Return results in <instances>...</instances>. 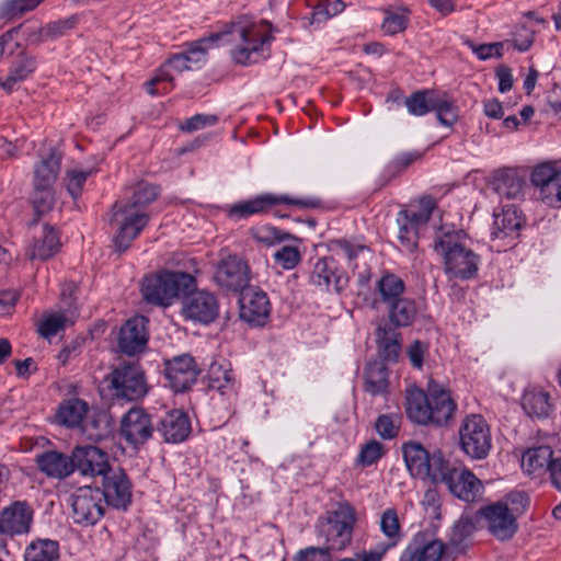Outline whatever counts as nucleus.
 Segmentation results:
<instances>
[{
	"mask_svg": "<svg viewBox=\"0 0 561 561\" xmlns=\"http://www.w3.org/2000/svg\"><path fill=\"white\" fill-rule=\"evenodd\" d=\"M273 41L272 25L264 20L240 15L225 23L219 32L213 33L191 44L185 54H176L158 69V80H165L174 87L178 75L191 69L194 55H205L210 45L227 46L231 59L247 66L255 62L263 55L265 47Z\"/></svg>",
	"mask_w": 561,
	"mask_h": 561,
	"instance_id": "obj_1",
	"label": "nucleus"
},
{
	"mask_svg": "<svg viewBox=\"0 0 561 561\" xmlns=\"http://www.w3.org/2000/svg\"><path fill=\"white\" fill-rule=\"evenodd\" d=\"M405 411L414 423L440 426L453 419L456 403L448 389L430 380L426 393L416 387L407 389Z\"/></svg>",
	"mask_w": 561,
	"mask_h": 561,
	"instance_id": "obj_2",
	"label": "nucleus"
},
{
	"mask_svg": "<svg viewBox=\"0 0 561 561\" xmlns=\"http://www.w3.org/2000/svg\"><path fill=\"white\" fill-rule=\"evenodd\" d=\"M465 233L443 230L435 237L434 250L443 257L444 271L450 278L468 279L478 272L479 256L463 243Z\"/></svg>",
	"mask_w": 561,
	"mask_h": 561,
	"instance_id": "obj_3",
	"label": "nucleus"
},
{
	"mask_svg": "<svg viewBox=\"0 0 561 561\" xmlns=\"http://www.w3.org/2000/svg\"><path fill=\"white\" fill-rule=\"evenodd\" d=\"M529 504L525 492H512L503 500L480 510L489 533L497 540L504 541L513 538L518 529L517 519Z\"/></svg>",
	"mask_w": 561,
	"mask_h": 561,
	"instance_id": "obj_4",
	"label": "nucleus"
},
{
	"mask_svg": "<svg viewBox=\"0 0 561 561\" xmlns=\"http://www.w3.org/2000/svg\"><path fill=\"white\" fill-rule=\"evenodd\" d=\"M355 524V508L346 501L337 503L334 510L328 511L318 520V536L323 541V548L329 552H339L348 547Z\"/></svg>",
	"mask_w": 561,
	"mask_h": 561,
	"instance_id": "obj_5",
	"label": "nucleus"
},
{
	"mask_svg": "<svg viewBox=\"0 0 561 561\" xmlns=\"http://www.w3.org/2000/svg\"><path fill=\"white\" fill-rule=\"evenodd\" d=\"M194 286L195 279L188 273L161 271L142 279L141 294L147 302L168 307Z\"/></svg>",
	"mask_w": 561,
	"mask_h": 561,
	"instance_id": "obj_6",
	"label": "nucleus"
},
{
	"mask_svg": "<svg viewBox=\"0 0 561 561\" xmlns=\"http://www.w3.org/2000/svg\"><path fill=\"white\" fill-rule=\"evenodd\" d=\"M405 467L410 474L422 481L438 484L443 479L447 459L440 450L430 453L421 443L407 442L401 447Z\"/></svg>",
	"mask_w": 561,
	"mask_h": 561,
	"instance_id": "obj_7",
	"label": "nucleus"
},
{
	"mask_svg": "<svg viewBox=\"0 0 561 561\" xmlns=\"http://www.w3.org/2000/svg\"><path fill=\"white\" fill-rule=\"evenodd\" d=\"M148 221L149 216L146 210L138 209L135 205L116 203L110 219V225L115 231L113 240L116 250L119 252L127 250Z\"/></svg>",
	"mask_w": 561,
	"mask_h": 561,
	"instance_id": "obj_8",
	"label": "nucleus"
},
{
	"mask_svg": "<svg viewBox=\"0 0 561 561\" xmlns=\"http://www.w3.org/2000/svg\"><path fill=\"white\" fill-rule=\"evenodd\" d=\"M280 204L299 208H316L320 205V202L314 198H291L287 195L267 193L233 204L228 209V216L232 219H244L253 215L265 214Z\"/></svg>",
	"mask_w": 561,
	"mask_h": 561,
	"instance_id": "obj_9",
	"label": "nucleus"
},
{
	"mask_svg": "<svg viewBox=\"0 0 561 561\" xmlns=\"http://www.w3.org/2000/svg\"><path fill=\"white\" fill-rule=\"evenodd\" d=\"M460 446L473 459H483L491 449V434L485 420L478 414L463 419L460 428Z\"/></svg>",
	"mask_w": 561,
	"mask_h": 561,
	"instance_id": "obj_10",
	"label": "nucleus"
},
{
	"mask_svg": "<svg viewBox=\"0 0 561 561\" xmlns=\"http://www.w3.org/2000/svg\"><path fill=\"white\" fill-rule=\"evenodd\" d=\"M110 380L117 398L133 401L144 398L148 392L145 373L137 364L118 366L111 373Z\"/></svg>",
	"mask_w": 561,
	"mask_h": 561,
	"instance_id": "obj_11",
	"label": "nucleus"
},
{
	"mask_svg": "<svg viewBox=\"0 0 561 561\" xmlns=\"http://www.w3.org/2000/svg\"><path fill=\"white\" fill-rule=\"evenodd\" d=\"M530 180L543 204L552 208L561 207V168L553 162L538 164Z\"/></svg>",
	"mask_w": 561,
	"mask_h": 561,
	"instance_id": "obj_12",
	"label": "nucleus"
},
{
	"mask_svg": "<svg viewBox=\"0 0 561 561\" xmlns=\"http://www.w3.org/2000/svg\"><path fill=\"white\" fill-rule=\"evenodd\" d=\"M438 483H445L448 490L458 499L473 502L481 493V481L468 469L453 466L449 460Z\"/></svg>",
	"mask_w": 561,
	"mask_h": 561,
	"instance_id": "obj_13",
	"label": "nucleus"
},
{
	"mask_svg": "<svg viewBox=\"0 0 561 561\" xmlns=\"http://www.w3.org/2000/svg\"><path fill=\"white\" fill-rule=\"evenodd\" d=\"M405 284L398 275L392 273L382 274L374 285L373 290L359 293L365 307L379 310L381 305H390L403 296Z\"/></svg>",
	"mask_w": 561,
	"mask_h": 561,
	"instance_id": "obj_14",
	"label": "nucleus"
},
{
	"mask_svg": "<svg viewBox=\"0 0 561 561\" xmlns=\"http://www.w3.org/2000/svg\"><path fill=\"white\" fill-rule=\"evenodd\" d=\"M71 506L75 523L93 525L104 513L102 491L90 486L80 488L71 496Z\"/></svg>",
	"mask_w": 561,
	"mask_h": 561,
	"instance_id": "obj_15",
	"label": "nucleus"
},
{
	"mask_svg": "<svg viewBox=\"0 0 561 561\" xmlns=\"http://www.w3.org/2000/svg\"><path fill=\"white\" fill-rule=\"evenodd\" d=\"M250 279L251 272L248 263L237 255H229L221 260L215 272L217 284L233 291L248 289Z\"/></svg>",
	"mask_w": 561,
	"mask_h": 561,
	"instance_id": "obj_16",
	"label": "nucleus"
},
{
	"mask_svg": "<svg viewBox=\"0 0 561 561\" xmlns=\"http://www.w3.org/2000/svg\"><path fill=\"white\" fill-rule=\"evenodd\" d=\"M165 378L175 392L188 390L197 380L199 369L191 355L183 354L164 360Z\"/></svg>",
	"mask_w": 561,
	"mask_h": 561,
	"instance_id": "obj_17",
	"label": "nucleus"
},
{
	"mask_svg": "<svg viewBox=\"0 0 561 561\" xmlns=\"http://www.w3.org/2000/svg\"><path fill=\"white\" fill-rule=\"evenodd\" d=\"M523 224V215L515 207H504L494 214L491 238L500 242L499 248H511L515 245Z\"/></svg>",
	"mask_w": 561,
	"mask_h": 561,
	"instance_id": "obj_18",
	"label": "nucleus"
},
{
	"mask_svg": "<svg viewBox=\"0 0 561 561\" xmlns=\"http://www.w3.org/2000/svg\"><path fill=\"white\" fill-rule=\"evenodd\" d=\"M218 301L216 297L204 290L187 295L182 301V312L188 320L210 323L218 316Z\"/></svg>",
	"mask_w": 561,
	"mask_h": 561,
	"instance_id": "obj_19",
	"label": "nucleus"
},
{
	"mask_svg": "<svg viewBox=\"0 0 561 561\" xmlns=\"http://www.w3.org/2000/svg\"><path fill=\"white\" fill-rule=\"evenodd\" d=\"M73 470L77 469L83 476H105L111 471L108 456L95 446H78L72 450Z\"/></svg>",
	"mask_w": 561,
	"mask_h": 561,
	"instance_id": "obj_20",
	"label": "nucleus"
},
{
	"mask_svg": "<svg viewBox=\"0 0 561 561\" xmlns=\"http://www.w3.org/2000/svg\"><path fill=\"white\" fill-rule=\"evenodd\" d=\"M153 433L150 416L141 408L130 409L121 421V435L131 445L146 443Z\"/></svg>",
	"mask_w": 561,
	"mask_h": 561,
	"instance_id": "obj_21",
	"label": "nucleus"
},
{
	"mask_svg": "<svg viewBox=\"0 0 561 561\" xmlns=\"http://www.w3.org/2000/svg\"><path fill=\"white\" fill-rule=\"evenodd\" d=\"M271 311L270 300L265 293L254 288H248L241 293L240 317L243 321L263 325Z\"/></svg>",
	"mask_w": 561,
	"mask_h": 561,
	"instance_id": "obj_22",
	"label": "nucleus"
},
{
	"mask_svg": "<svg viewBox=\"0 0 561 561\" xmlns=\"http://www.w3.org/2000/svg\"><path fill=\"white\" fill-rule=\"evenodd\" d=\"M148 342L147 319L136 316L125 322L118 337L121 351L129 356L142 352Z\"/></svg>",
	"mask_w": 561,
	"mask_h": 561,
	"instance_id": "obj_23",
	"label": "nucleus"
},
{
	"mask_svg": "<svg viewBox=\"0 0 561 561\" xmlns=\"http://www.w3.org/2000/svg\"><path fill=\"white\" fill-rule=\"evenodd\" d=\"M445 545L439 539H426L424 533H417L403 550L400 561H440Z\"/></svg>",
	"mask_w": 561,
	"mask_h": 561,
	"instance_id": "obj_24",
	"label": "nucleus"
},
{
	"mask_svg": "<svg viewBox=\"0 0 561 561\" xmlns=\"http://www.w3.org/2000/svg\"><path fill=\"white\" fill-rule=\"evenodd\" d=\"M102 478L103 500L116 508H125L131 501L130 483L125 472L111 469Z\"/></svg>",
	"mask_w": 561,
	"mask_h": 561,
	"instance_id": "obj_25",
	"label": "nucleus"
},
{
	"mask_svg": "<svg viewBox=\"0 0 561 561\" xmlns=\"http://www.w3.org/2000/svg\"><path fill=\"white\" fill-rule=\"evenodd\" d=\"M33 511L25 502H15L5 507L0 515V533L21 535L30 530Z\"/></svg>",
	"mask_w": 561,
	"mask_h": 561,
	"instance_id": "obj_26",
	"label": "nucleus"
},
{
	"mask_svg": "<svg viewBox=\"0 0 561 561\" xmlns=\"http://www.w3.org/2000/svg\"><path fill=\"white\" fill-rule=\"evenodd\" d=\"M61 248L59 233L53 227L44 225L34 236L26 255L31 261H46L56 255Z\"/></svg>",
	"mask_w": 561,
	"mask_h": 561,
	"instance_id": "obj_27",
	"label": "nucleus"
},
{
	"mask_svg": "<svg viewBox=\"0 0 561 561\" xmlns=\"http://www.w3.org/2000/svg\"><path fill=\"white\" fill-rule=\"evenodd\" d=\"M556 454L557 451L547 445L526 449L520 458L523 472L533 478L545 476Z\"/></svg>",
	"mask_w": 561,
	"mask_h": 561,
	"instance_id": "obj_28",
	"label": "nucleus"
},
{
	"mask_svg": "<svg viewBox=\"0 0 561 561\" xmlns=\"http://www.w3.org/2000/svg\"><path fill=\"white\" fill-rule=\"evenodd\" d=\"M159 431L168 443H181L185 440L191 433V422L188 416L180 411H170L162 420Z\"/></svg>",
	"mask_w": 561,
	"mask_h": 561,
	"instance_id": "obj_29",
	"label": "nucleus"
},
{
	"mask_svg": "<svg viewBox=\"0 0 561 561\" xmlns=\"http://www.w3.org/2000/svg\"><path fill=\"white\" fill-rule=\"evenodd\" d=\"M38 469L48 477L62 479L73 471L72 456L50 450L36 457Z\"/></svg>",
	"mask_w": 561,
	"mask_h": 561,
	"instance_id": "obj_30",
	"label": "nucleus"
},
{
	"mask_svg": "<svg viewBox=\"0 0 561 561\" xmlns=\"http://www.w3.org/2000/svg\"><path fill=\"white\" fill-rule=\"evenodd\" d=\"M490 184L499 196L515 199L523 193L524 181L516 171L503 169L493 174Z\"/></svg>",
	"mask_w": 561,
	"mask_h": 561,
	"instance_id": "obj_31",
	"label": "nucleus"
},
{
	"mask_svg": "<svg viewBox=\"0 0 561 561\" xmlns=\"http://www.w3.org/2000/svg\"><path fill=\"white\" fill-rule=\"evenodd\" d=\"M60 154L51 149L48 154L35 165L34 187L51 188L60 171Z\"/></svg>",
	"mask_w": 561,
	"mask_h": 561,
	"instance_id": "obj_32",
	"label": "nucleus"
},
{
	"mask_svg": "<svg viewBox=\"0 0 561 561\" xmlns=\"http://www.w3.org/2000/svg\"><path fill=\"white\" fill-rule=\"evenodd\" d=\"M336 262L331 257L319 259L311 271L310 282L321 291H329L334 285L339 291L340 277L337 276Z\"/></svg>",
	"mask_w": 561,
	"mask_h": 561,
	"instance_id": "obj_33",
	"label": "nucleus"
},
{
	"mask_svg": "<svg viewBox=\"0 0 561 561\" xmlns=\"http://www.w3.org/2000/svg\"><path fill=\"white\" fill-rule=\"evenodd\" d=\"M89 412L88 403L78 398L64 400L57 408L56 420L59 424L67 427L79 426Z\"/></svg>",
	"mask_w": 561,
	"mask_h": 561,
	"instance_id": "obj_34",
	"label": "nucleus"
},
{
	"mask_svg": "<svg viewBox=\"0 0 561 561\" xmlns=\"http://www.w3.org/2000/svg\"><path fill=\"white\" fill-rule=\"evenodd\" d=\"M522 407L529 416L546 417L552 407L550 394L540 388H529L523 394Z\"/></svg>",
	"mask_w": 561,
	"mask_h": 561,
	"instance_id": "obj_35",
	"label": "nucleus"
},
{
	"mask_svg": "<svg viewBox=\"0 0 561 561\" xmlns=\"http://www.w3.org/2000/svg\"><path fill=\"white\" fill-rule=\"evenodd\" d=\"M389 321L394 327H408L417 317V307L413 299L401 296L387 306Z\"/></svg>",
	"mask_w": 561,
	"mask_h": 561,
	"instance_id": "obj_36",
	"label": "nucleus"
},
{
	"mask_svg": "<svg viewBox=\"0 0 561 561\" xmlns=\"http://www.w3.org/2000/svg\"><path fill=\"white\" fill-rule=\"evenodd\" d=\"M36 69V60L32 56L21 54L19 58L12 64L9 75L1 83V88L10 92L14 85L25 80Z\"/></svg>",
	"mask_w": 561,
	"mask_h": 561,
	"instance_id": "obj_37",
	"label": "nucleus"
},
{
	"mask_svg": "<svg viewBox=\"0 0 561 561\" xmlns=\"http://www.w3.org/2000/svg\"><path fill=\"white\" fill-rule=\"evenodd\" d=\"M207 386L220 394H231L234 392V379L231 370L221 365L213 364L209 367L207 376Z\"/></svg>",
	"mask_w": 561,
	"mask_h": 561,
	"instance_id": "obj_38",
	"label": "nucleus"
},
{
	"mask_svg": "<svg viewBox=\"0 0 561 561\" xmlns=\"http://www.w3.org/2000/svg\"><path fill=\"white\" fill-rule=\"evenodd\" d=\"M59 558V546L49 539L32 542L24 556V561H57Z\"/></svg>",
	"mask_w": 561,
	"mask_h": 561,
	"instance_id": "obj_39",
	"label": "nucleus"
},
{
	"mask_svg": "<svg viewBox=\"0 0 561 561\" xmlns=\"http://www.w3.org/2000/svg\"><path fill=\"white\" fill-rule=\"evenodd\" d=\"M435 96V90L416 91L405 99L404 104L411 115L423 116L433 112Z\"/></svg>",
	"mask_w": 561,
	"mask_h": 561,
	"instance_id": "obj_40",
	"label": "nucleus"
},
{
	"mask_svg": "<svg viewBox=\"0 0 561 561\" xmlns=\"http://www.w3.org/2000/svg\"><path fill=\"white\" fill-rule=\"evenodd\" d=\"M70 323L65 312H49L37 322V333L47 340L64 331Z\"/></svg>",
	"mask_w": 561,
	"mask_h": 561,
	"instance_id": "obj_41",
	"label": "nucleus"
},
{
	"mask_svg": "<svg viewBox=\"0 0 561 561\" xmlns=\"http://www.w3.org/2000/svg\"><path fill=\"white\" fill-rule=\"evenodd\" d=\"M376 341L386 359H397L401 350L398 333L391 329L379 327L376 331Z\"/></svg>",
	"mask_w": 561,
	"mask_h": 561,
	"instance_id": "obj_42",
	"label": "nucleus"
},
{
	"mask_svg": "<svg viewBox=\"0 0 561 561\" xmlns=\"http://www.w3.org/2000/svg\"><path fill=\"white\" fill-rule=\"evenodd\" d=\"M45 0H3L0 3V19L13 20L35 10Z\"/></svg>",
	"mask_w": 561,
	"mask_h": 561,
	"instance_id": "obj_43",
	"label": "nucleus"
},
{
	"mask_svg": "<svg viewBox=\"0 0 561 561\" xmlns=\"http://www.w3.org/2000/svg\"><path fill=\"white\" fill-rule=\"evenodd\" d=\"M380 529L388 539V547H394L401 540V525L394 508H387L380 517Z\"/></svg>",
	"mask_w": 561,
	"mask_h": 561,
	"instance_id": "obj_44",
	"label": "nucleus"
},
{
	"mask_svg": "<svg viewBox=\"0 0 561 561\" xmlns=\"http://www.w3.org/2000/svg\"><path fill=\"white\" fill-rule=\"evenodd\" d=\"M433 111L436 112L437 119L444 126H453L458 119L457 107L446 94L436 92Z\"/></svg>",
	"mask_w": 561,
	"mask_h": 561,
	"instance_id": "obj_45",
	"label": "nucleus"
},
{
	"mask_svg": "<svg viewBox=\"0 0 561 561\" xmlns=\"http://www.w3.org/2000/svg\"><path fill=\"white\" fill-rule=\"evenodd\" d=\"M158 196L156 186L149 183H138L130 201H123L126 205H135L138 209H146Z\"/></svg>",
	"mask_w": 561,
	"mask_h": 561,
	"instance_id": "obj_46",
	"label": "nucleus"
},
{
	"mask_svg": "<svg viewBox=\"0 0 561 561\" xmlns=\"http://www.w3.org/2000/svg\"><path fill=\"white\" fill-rule=\"evenodd\" d=\"M388 387L386 369L381 366H370L366 371V389L373 394L385 391Z\"/></svg>",
	"mask_w": 561,
	"mask_h": 561,
	"instance_id": "obj_47",
	"label": "nucleus"
},
{
	"mask_svg": "<svg viewBox=\"0 0 561 561\" xmlns=\"http://www.w3.org/2000/svg\"><path fill=\"white\" fill-rule=\"evenodd\" d=\"M375 428L383 439L396 437L400 428V416L398 414H382L375 423Z\"/></svg>",
	"mask_w": 561,
	"mask_h": 561,
	"instance_id": "obj_48",
	"label": "nucleus"
},
{
	"mask_svg": "<svg viewBox=\"0 0 561 561\" xmlns=\"http://www.w3.org/2000/svg\"><path fill=\"white\" fill-rule=\"evenodd\" d=\"M385 454L383 446L381 443L371 439L367 442L359 450L357 456V462L363 466H371L377 462Z\"/></svg>",
	"mask_w": 561,
	"mask_h": 561,
	"instance_id": "obj_49",
	"label": "nucleus"
},
{
	"mask_svg": "<svg viewBox=\"0 0 561 561\" xmlns=\"http://www.w3.org/2000/svg\"><path fill=\"white\" fill-rule=\"evenodd\" d=\"M399 224V240L402 247L409 251L413 252L417 247L419 239V229L415 226L411 225L409 221L403 220L398 216Z\"/></svg>",
	"mask_w": 561,
	"mask_h": 561,
	"instance_id": "obj_50",
	"label": "nucleus"
},
{
	"mask_svg": "<svg viewBox=\"0 0 561 561\" xmlns=\"http://www.w3.org/2000/svg\"><path fill=\"white\" fill-rule=\"evenodd\" d=\"M90 174L91 171H83L77 168L67 170L65 176L66 187L72 197L77 198L80 195L83 184Z\"/></svg>",
	"mask_w": 561,
	"mask_h": 561,
	"instance_id": "obj_51",
	"label": "nucleus"
},
{
	"mask_svg": "<svg viewBox=\"0 0 561 561\" xmlns=\"http://www.w3.org/2000/svg\"><path fill=\"white\" fill-rule=\"evenodd\" d=\"M76 23V16L49 23L41 30V36L43 39H54L64 36L68 31L75 27Z\"/></svg>",
	"mask_w": 561,
	"mask_h": 561,
	"instance_id": "obj_52",
	"label": "nucleus"
},
{
	"mask_svg": "<svg viewBox=\"0 0 561 561\" xmlns=\"http://www.w3.org/2000/svg\"><path fill=\"white\" fill-rule=\"evenodd\" d=\"M55 203V197L51 188L34 187L32 196V204L37 214L48 213Z\"/></svg>",
	"mask_w": 561,
	"mask_h": 561,
	"instance_id": "obj_53",
	"label": "nucleus"
},
{
	"mask_svg": "<svg viewBox=\"0 0 561 561\" xmlns=\"http://www.w3.org/2000/svg\"><path fill=\"white\" fill-rule=\"evenodd\" d=\"M218 122V117L214 114H196L185 119L181 125L180 129L184 133H193L199 129H204L208 126H214Z\"/></svg>",
	"mask_w": 561,
	"mask_h": 561,
	"instance_id": "obj_54",
	"label": "nucleus"
},
{
	"mask_svg": "<svg viewBox=\"0 0 561 561\" xmlns=\"http://www.w3.org/2000/svg\"><path fill=\"white\" fill-rule=\"evenodd\" d=\"M275 261L285 270H293L300 262V252L293 245H284L274 254Z\"/></svg>",
	"mask_w": 561,
	"mask_h": 561,
	"instance_id": "obj_55",
	"label": "nucleus"
},
{
	"mask_svg": "<svg viewBox=\"0 0 561 561\" xmlns=\"http://www.w3.org/2000/svg\"><path fill=\"white\" fill-rule=\"evenodd\" d=\"M386 16L381 28L388 35L401 33L407 27V16L403 13H397L389 10L385 11Z\"/></svg>",
	"mask_w": 561,
	"mask_h": 561,
	"instance_id": "obj_56",
	"label": "nucleus"
},
{
	"mask_svg": "<svg viewBox=\"0 0 561 561\" xmlns=\"http://www.w3.org/2000/svg\"><path fill=\"white\" fill-rule=\"evenodd\" d=\"M344 8L341 0H324V2L318 4L312 13V19L317 22L327 20L328 18L337 14Z\"/></svg>",
	"mask_w": 561,
	"mask_h": 561,
	"instance_id": "obj_57",
	"label": "nucleus"
},
{
	"mask_svg": "<svg viewBox=\"0 0 561 561\" xmlns=\"http://www.w3.org/2000/svg\"><path fill=\"white\" fill-rule=\"evenodd\" d=\"M421 504L432 518H440V495L436 489H428L424 493Z\"/></svg>",
	"mask_w": 561,
	"mask_h": 561,
	"instance_id": "obj_58",
	"label": "nucleus"
},
{
	"mask_svg": "<svg viewBox=\"0 0 561 561\" xmlns=\"http://www.w3.org/2000/svg\"><path fill=\"white\" fill-rule=\"evenodd\" d=\"M428 353V345L420 340L413 341L407 348L408 357L412 366L421 369L424 362V356Z\"/></svg>",
	"mask_w": 561,
	"mask_h": 561,
	"instance_id": "obj_59",
	"label": "nucleus"
},
{
	"mask_svg": "<svg viewBox=\"0 0 561 561\" xmlns=\"http://www.w3.org/2000/svg\"><path fill=\"white\" fill-rule=\"evenodd\" d=\"M294 561H331V558L330 552L323 547H309L300 550Z\"/></svg>",
	"mask_w": 561,
	"mask_h": 561,
	"instance_id": "obj_60",
	"label": "nucleus"
},
{
	"mask_svg": "<svg viewBox=\"0 0 561 561\" xmlns=\"http://www.w3.org/2000/svg\"><path fill=\"white\" fill-rule=\"evenodd\" d=\"M546 474H548L551 485L561 492V454L557 451L551 460Z\"/></svg>",
	"mask_w": 561,
	"mask_h": 561,
	"instance_id": "obj_61",
	"label": "nucleus"
},
{
	"mask_svg": "<svg viewBox=\"0 0 561 561\" xmlns=\"http://www.w3.org/2000/svg\"><path fill=\"white\" fill-rule=\"evenodd\" d=\"M336 247L343 252L350 262L354 261L359 254L369 252V249L366 245L352 243L347 240L336 241Z\"/></svg>",
	"mask_w": 561,
	"mask_h": 561,
	"instance_id": "obj_62",
	"label": "nucleus"
},
{
	"mask_svg": "<svg viewBox=\"0 0 561 561\" xmlns=\"http://www.w3.org/2000/svg\"><path fill=\"white\" fill-rule=\"evenodd\" d=\"M472 50L477 54V56L484 60L492 57H501L502 56V43H492V44H482L479 46L470 45Z\"/></svg>",
	"mask_w": 561,
	"mask_h": 561,
	"instance_id": "obj_63",
	"label": "nucleus"
},
{
	"mask_svg": "<svg viewBox=\"0 0 561 561\" xmlns=\"http://www.w3.org/2000/svg\"><path fill=\"white\" fill-rule=\"evenodd\" d=\"M383 556L385 551L364 550L355 553L353 557L343 558L339 561H382Z\"/></svg>",
	"mask_w": 561,
	"mask_h": 561,
	"instance_id": "obj_64",
	"label": "nucleus"
}]
</instances>
